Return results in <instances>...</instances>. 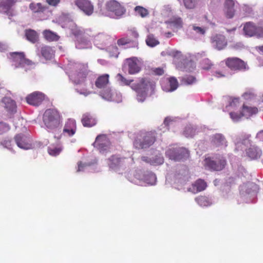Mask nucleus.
I'll return each instance as SVG.
<instances>
[{
	"label": "nucleus",
	"mask_w": 263,
	"mask_h": 263,
	"mask_svg": "<svg viewBox=\"0 0 263 263\" xmlns=\"http://www.w3.org/2000/svg\"><path fill=\"white\" fill-rule=\"evenodd\" d=\"M168 82L170 85L169 88H164L163 85L162 87L163 89L166 91H173L176 90L178 86V82L176 78L175 77H170L167 79Z\"/></svg>",
	"instance_id": "nucleus-29"
},
{
	"label": "nucleus",
	"mask_w": 263,
	"mask_h": 263,
	"mask_svg": "<svg viewBox=\"0 0 263 263\" xmlns=\"http://www.w3.org/2000/svg\"><path fill=\"white\" fill-rule=\"evenodd\" d=\"M238 5L235 0H225L223 11L226 18L230 19L234 16Z\"/></svg>",
	"instance_id": "nucleus-10"
},
{
	"label": "nucleus",
	"mask_w": 263,
	"mask_h": 263,
	"mask_svg": "<svg viewBox=\"0 0 263 263\" xmlns=\"http://www.w3.org/2000/svg\"><path fill=\"white\" fill-rule=\"evenodd\" d=\"M202 68L208 70L210 69L212 66L211 61L209 59H204L201 62Z\"/></svg>",
	"instance_id": "nucleus-45"
},
{
	"label": "nucleus",
	"mask_w": 263,
	"mask_h": 263,
	"mask_svg": "<svg viewBox=\"0 0 263 263\" xmlns=\"http://www.w3.org/2000/svg\"><path fill=\"white\" fill-rule=\"evenodd\" d=\"M154 72L156 75L161 76L164 73V70L162 68H157L154 70Z\"/></svg>",
	"instance_id": "nucleus-53"
},
{
	"label": "nucleus",
	"mask_w": 263,
	"mask_h": 263,
	"mask_svg": "<svg viewBox=\"0 0 263 263\" xmlns=\"http://www.w3.org/2000/svg\"><path fill=\"white\" fill-rule=\"evenodd\" d=\"M241 112L243 117H245L248 119L251 116L257 114L258 112V109L256 107L249 106L246 104H243L242 106Z\"/></svg>",
	"instance_id": "nucleus-25"
},
{
	"label": "nucleus",
	"mask_w": 263,
	"mask_h": 263,
	"mask_svg": "<svg viewBox=\"0 0 263 263\" xmlns=\"http://www.w3.org/2000/svg\"><path fill=\"white\" fill-rule=\"evenodd\" d=\"M118 80L122 83V84L125 85H129L132 82H133V80H127L121 74H118L117 75Z\"/></svg>",
	"instance_id": "nucleus-44"
},
{
	"label": "nucleus",
	"mask_w": 263,
	"mask_h": 263,
	"mask_svg": "<svg viewBox=\"0 0 263 263\" xmlns=\"http://www.w3.org/2000/svg\"><path fill=\"white\" fill-rule=\"evenodd\" d=\"M10 142L11 141L10 140H6L4 141L2 144L3 145H5V146H9L10 145Z\"/></svg>",
	"instance_id": "nucleus-59"
},
{
	"label": "nucleus",
	"mask_w": 263,
	"mask_h": 263,
	"mask_svg": "<svg viewBox=\"0 0 263 263\" xmlns=\"http://www.w3.org/2000/svg\"><path fill=\"white\" fill-rule=\"evenodd\" d=\"M170 24L176 28H181L182 26L183 22L180 17H177L171 20Z\"/></svg>",
	"instance_id": "nucleus-43"
},
{
	"label": "nucleus",
	"mask_w": 263,
	"mask_h": 263,
	"mask_svg": "<svg viewBox=\"0 0 263 263\" xmlns=\"http://www.w3.org/2000/svg\"><path fill=\"white\" fill-rule=\"evenodd\" d=\"M43 34L45 38L49 41H58L59 39L58 35L50 30L44 31Z\"/></svg>",
	"instance_id": "nucleus-35"
},
{
	"label": "nucleus",
	"mask_w": 263,
	"mask_h": 263,
	"mask_svg": "<svg viewBox=\"0 0 263 263\" xmlns=\"http://www.w3.org/2000/svg\"><path fill=\"white\" fill-rule=\"evenodd\" d=\"M127 36L132 39L133 42L138 37L139 34L136 31L134 30H130L127 34Z\"/></svg>",
	"instance_id": "nucleus-48"
},
{
	"label": "nucleus",
	"mask_w": 263,
	"mask_h": 263,
	"mask_svg": "<svg viewBox=\"0 0 263 263\" xmlns=\"http://www.w3.org/2000/svg\"><path fill=\"white\" fill-rule=\"evenodd\" d=\"M132 42V39L127 36L119 39L117 41V44L119 46H123Z\"/></svg>",
	"instance_id": "nucleus-42"
},
{
	"label": "nucleus",
	"mask_w": 263,
	"mask_h": 263,
	"mask_svg": "<svg viewBox=\"0 0 263 263\" xmlns=\"http://www.w3.org/2000/svg\"><path fill=\"white\" fill-rule=\"evenodd\" d=\"M74 4L86 15H91L94 12V6L89 0H76Z\"/></svg>",
	"instance_id": "nucleus-11"
},
{
	"label": "nucleus",
	"mask_w": 263,
	"mask_h": 263,
	"mask_svg": "<svg viewBox=\"0 0 263 263\" xmlns=\"http://www.w3.org/2000/svg\"><path fill=\"white\" fill-rule=\"evenodd\" d=\"M239 99L238 98H234L230 103L229 106L232 107H236L239 105Z\"/></svg>",
	"instance_id": "nucleus-51"
},
{
	"label": "nucleus",
	"mask_w": 263,
	"mask_h": 263,
	"mask_svg": "<svg viewBox=\"0 0 263 263\" xmlns=\"http://www.w3.org/2000/svg\"><path fill=\"white\" fill-rule=\"evenodd\" d=\"M185 8L187 9H194L197 5V0H182Z\"/></svg>",
	"instance_id": "nucleus-36"
},
{
	"label": "nucleus",
	"mask_w": 263,
	"mask_h": 263,
	"mask_svg": "<svg viewBox=\"0 0 263 263\" xmlns=\"http://www.w3.org/2000/svg\"><path fill=\"white\" fill-rule=\"evenodd\" d=\"M258 48L261 51L263 52V46H259Z\"/></svg>",
	"instance_id": "nucleus-62"
},
{
	"label": "nucleus",
	"mask_w": 263,
	"mask_h": 263,
	"mask_svg": "<svg viewBox=\"0 0 263 263\" xmlns=\"http://www.w3.org/2000/svg\"><path fill=\"white\" fill-rule=\"evenodd\" d=\"M151 164L154 165H158L162 164L164 162L163 157L161 154L157 155L153 157L151 159Z\"/></svg>",
	"instance_id": "nucleus-37"
},
{
	"label": "nucleus",
	"mask_w": 263,
	"mask_h": 263,
	"mask_svg": "<svg viewBox=\"0 0 263 263\" xmlns=\"http://www.w3.org/2000/svg\"><path fill=\"white\" fill-rule=\"evenodd\" d=\"M81 122L84 127H91L97 124L96 118L88 112H86L82 115Z\"/></svg>",
	"instance_id": "nucleus-20"
},
{
	"label": "nucleus",
	"mask_w": 263,
	"mask_h": 263,
	"mask_svg": "<svg viewBox=\"0 0 263 263\" xmlns=\"http://www.w3.org/2000/svg\"><path fill=\"white\" fill-rule=\"evenodd\" d=\"M78 168L77 171L80 172L83 170V168L85 166L84 164H83L81 161H79L78 163Z\"/></svg>",
	"instance_id": "nucleus-57"
},
{
	"label": "nucleus",
	"mask_w": 263,
	"mask_h": 263,
	"mask_svg": "<svg viewBox=\"0 0 263 263\" xmlns=\"http://www.w3.org/2000/svg\"><path fill=\"white\" fill-rule=\"evenodd\" d=\"M134 12L136 15L142 18L147 17L149 14L148 10L142 6H137L134 8Z\"/></svg>",
	"instance_id": "nucleus-33"
},
{
	"label": "nucleus",
	"mask_w": 263,
	"mask_h": 263,
	"mask_svg": "<svg viewBox=\"0 0 263 263\" xmlns=\"http://www.w3.org/2000/svg\"><path fill=\"white\" fill-rule=\"evenodd\" d=\"M256 36L258 38H263V27L258 26Z\"/></svg>",
	"instance_id": "nucleus-52"
},
{
	"label": "nucleus",
	"mask_w": 263,
	"mask_h": 263,
	"mask_svg": "<svg viewBox=\"0 0 263 263\" xmlns=\"http://www.w3.org/2000/svg\"><path fill=\"white\" fill-rule=\"evenodd\" d=\"M166 156L170 159L175 161H179L189 156V151L183 147H172L165 152Z\"/></svg>",
	"instance_id": "nucleus-6"
},
{
	"label": "nucleus",
	"mask_w": 263,
	"mask_h": 263,
	"mask_svg": "<svg viewBox=\"0 0 263 263\" xmlns=\"http://www.w3.org/2000/svg\"><path fill=\"white\" fill-rule=\"evenodd\" d=\"M104 38H105V36L103 34H99L98 35H97V36H95V40L96 42H97V43L98 41H99L100 40H101L102 42L103 43L105 40Z\"/></svg>",
	"instance_id": "nucleus-55"
},
{
	"label": "nucleus",
	"mask_w": 263,
	"mask_h": 263,
	"mask_svg": "<svg viewBox=\"0 0 263 263\" xmlns=\"http://www.w3.org/2000/svg\"><path fill=\"white\" fill-rule=\"evenodd\" d=\"M10 59L15 68L25 67L34 65L33 62L26 58L24 52H10Z\"/></svg>",
	"instance_id": "nucleus-4"
},
{
	"label": "nucleus",
	"mask_w": 263,
	"mask_h": 263,
	"mask_svg": "<svg viewBox=\"0 0 263 263\" xmlns=\"http://www.w3.org/2000/svg\"><path fill=\"white\" fill-rule=\"evenodd\" d=\"M77 130V124L76 120L73 119H68L64 125L63 133L67 136L72 137Z\"/></svg>",
	"instance_id": "nucleus-17"
},
{
	"label": "nucleus",
	"mask_w": 263,
	"mask_h": 263,
	"mask_svg": "<svg viewBox=\"0 0 263 263\" xmlns=\"http://www.w3.org/2000/svg\"><path fill=\"white\" fill-rule=\"evenodd\" d=\"M226 65L233 71H245L248 69L247 64L241 59L232 57L224 60Z\"/></svg>",
	"instance_id": "nucleus-8"
},
{
	"label": "nucleus",
	"mask_w": 263,
	"mask_h": 263,
	"mask_svg": "<svg viewBox=\"0 0 263 263\" xmlns=\"http://www.w3.org/2000/svg\"><path fill=\"white\" fill-rule=\"evenodd\" d=\"M45 126L49 129H54L59 127L62 122V117L60 112L54 109H47L43 117Z\"/></svg>",
	"instance_id": "nucleus-3"
},
{
	"label": "nucleus",
	"mask_w": 263,
	"mask_h": 263,
	"mask_svg": "<svg viewBox=\"0 0 263 263\" xmlns=\"http://www.w3.org/2000/svg\"><path fill=\"white\" fill-rule=\"evenodd\" d=\"M131 88L137 93V100L139 102H143L147 95L148 92H153L155 88V83L146 78H140L137 83L133 84Z\"/></svg>",
	"instance_id": "nucleus-1"
},
{
	"label": "nucleus",
	"mask_w": 263,
	"mask_h": 263,
	"mask_svg": "<svg viewBox=\"0 0 263 263\" xmlns=\"http://www.w3.org/2000/svg\"><path fill=\"white\" fill-rule=\"evenodd\" d=\"M242 97L246 100H251L254 99L255 95L252 92H246L243 94Z\"/></svg>",
	"instance_id": "nucleus-49"
},
{
	"label": "nucleus",
	"mask_w": 263,
	"mask_h": 263,
	"mask_svg": "<svg viewBox=\"0 0 263 263\" xmlns=\"http://www.w3.org/2000/svg\"><path fill=\"white\" fill-rule=\"evenodd\" d=\"M230 116L231 119L234 121H238L240 119H241L243 117L241 111L239 113L235 112H231L230 113Z\"/></svg>",
	"instance_id": "nucleus-46"
},
{
	"label": "nucleus",
	"mask_w": 263,
	"mask_h": 263,
	"mask_svg": "<svg viewBox=\"0 0 263 263\" xmlns=\"http://www.w3.org/2000/svg\"><path fill=\"white\" fill-rule=\"evenodd\" d=\"M45 17H44V18H41V20H45Z\"/></svg>",
	"instance_id": "nucleus-64"
},
{
	"label": "nucleus",
	"mask_w": 263,
	"mask_h": 263,
	"mask_svg": "<svg viewBox=\"0 0 263 263\" xmlns=\"http://www.w3.org/2000/svg\"><path fill=\"white\" fill-rule=\"evenodd\" d=\"M25 36L28 41L33 43H35L38 39L37 33L31 29L26 31Z\"/></svg>",
	"instance_id": "nucleus-34"
},
{
	"label": "nucleus",
	"mask_w": 263,
	"mask_h": 263,
	"mask_svg": "<svg viewBox=\"0 0 263 263\" xmlns=\"http://www.w3.org/2000/svg\"><path fill=\"white\" fill-rule=\"evenodd\" d=\"M196 81V78L191 76H186L181 80V82L184 84L191 85Z\"/></svg>",
	"instance_id": "nucleus-41"
},
{
	"label": "nucleus",
	"mask_w": 263,
	"mask_h": 263,
	"mask_svg": "<svg viewBox=\"0 0 263 263\" xmlns=\"http://www.w3.org/2000/svg\"><path fill=\"white\" fill-rule=\"evenodd\" d=\"M250 136L248 135H242L236 138V145L239 147L241 145H249L250 144L249 140Z\"/></svg>",
	"instance_id": "nucleus-28"
},
{
	"label": "nucleus",
	"mask_w": 263,
	"mask_h": 263,
	"mask_svg": "<svg viewBox=\"0 0 263 263\" xmlns=\"http://www.w3.org/2000/svg\"><path fill=\"white\" fill-rule=\"evenodd\" d=\"M9 129L10 126L8 124L3 122H0V135L9 131Z\"/></svg>",
	"instance_id": "nucleus-47"
},
{
	"label": "nucleus",
	"mask_w": 263,
	"mask_h": 263,
	"mask_svg": "<svg viewBox=\"0 0 263 263\" xmlns=\"http://www.w3.org/2000/svg\"><path fill=\"white\" fill-rule=\"evenodd\" d=\"M207 186L206 183L202 179L197 180L193 184V188L197 192L204 190Z\"/></svg>",
	"instance_id": "nucleus-32"
},
{
	"label": "nucleus",
	"mask_w": 263,
	"mask_h": 263,
	"mask_svg": "<svg viewBox=\"0 0 263 263\" xmlns=\"http://www.w3.org/2000/svg\"><path fill=\"white\" fill-rule=\"evenodd\" d=\"M125 64L127 66L128 73L130 74L137 73L140 71L141 68L138 65L136 58L127 59Z\"/></svg>",
	"instance_id": "nucleus-19"
},
{
	"label": "nucleus",
	"mask_w": 263,
	"mask_h": 263,
	"mask_svg": "<svg viewBox=\"0 0 263 263\" xmlns=\"http://www.w3.org/2000/svg\"><path fill=\"white\" fill-rule=\"evenodd\" d=\"M93 145L101 152H104L108 149L109 142L105 135H100L96 137Z\"/></svg>",
	"instance_id": "nucleus-15"
},
{
	"label": "nucleus",
	"mask_w": 263,
	"mask_h": 263,
	"mask_svg": "<svg viewBox=\"0 0 263 263\" xmlns=\"http://www.w3.org/2000/svg\"><path fill=\"white\" fill-rule=\"evenodd\" d=\"M235 29H236L235 28H233V29H232V30H233V31H235Z\"/></svg>",
	"instance_id": "nucleus-63"
},
{
	"label": "nucleus",
	"mask_w": 263,
	"mask_h": 263,
	"mask_svg": "<svg viewBox=\"0 0 263 263\" xmlns=\"http://www.w3.org/2000/svg\"><path fill=\"white\" fill-rule=\"evenodd\" d=\"M258 26L254 23L249 22L244 24L243 30L245 35L251 37L256 36Z\"/></svg>",
	"instance_id": "nucleus-23"
},
{
	"label": "nucleus",
	"mask_w": 263,
	"mask_h": 263,
	"mask_svg": "<svg viewBox=\"0 0 263 263\" xmlns=\"http://www.w3.org/2000/svg\"><path fill=\"white\" fill-rule=\"evenodd\" d=\"M146 43L148 46L151 47H154L159 44V42L152 35L147 36Z\"/></svg>",
	"instance_id": "nucleus-40"
},
{
	"label": "nucleus",
	"mask_w": 263,
	"mask_h": 263,
	"mask_svg": "<svg viewBox=\"0 0 263 263\" xmlns=\"http://www.w3.org/2000/svg\"><path fill=\"white\" fill-rule=\"evenodd\" d=\"M125 158H121L118 156H112L109 159V167L114 168L116 167L120 166L124 164L125 162Z\"/></svg>",
	"instance_id": "nucleus-26"
},
{
	"label": "nucleus",
	"mask_w": 263,
	"mask_h": 263,
	"mask_svg": "<svg viewBox=\"0 0 263 263\" xmlns=\"http://www.w3.org/2000/svg\"><path fill=\"white\" fill-rule=\"evenodd\" d=\"M215 75L218 78H220V77H224V75L222 74L221 72H216L215 73Z\"/></svg>",
	"instance_id": "nucleus-60"
},
{
	"label": "nucleus",
	"mask_w": 263,
	"mask_h": 263,
	"mask_svg": "<svg viewBox=\"0 0 263 263\" xmlns=\"http://www.w3.org/2000/svg\"><path fill=\"white\" fill-rule=\"evenodd\" d=\"M80 93L84 95L85 96H87L88 95L90 94L89 91H85L84 92H80Z\"/></svg>",
	"instance_id": "nucleus-61"
},
{
	"label": "nucleus",
	"mask_w": 263,
	"mask_h": 263,
	"mask_svg": "<svg viewBox=\"0 0 263 263\" xmlns=\"http://www.w3.org/2000/svg\"><path fill=\"white\" fill-rule=\"evenodd\" d=\"M212 144L216 147H226L227 146V141L225 137L221 134H216L211 138Z\"/></svg>",
	"instance_id": "nucleus-18"
},
{
	"label": "nucleus",
	"mask_w": 263,
	"mask_h": 263,
	"mask_svg": "<svg viewBox=\"0 0 263 263\" xmlns=\"http://www.w3.org/2000/svg\"><path fill=\"white\" fill-rule=\"evenodd\" d=\"M4 107L10 114H14L16 111V105L14 100L9 97H4L2 101Z\"/></svg>",
	"instance_id": "nucleus-21"
},
{
	"label": "nucleus",
	"mask_w": 263,
	"mask_h": 263,
	"mask_svg": "<svg viewBox=\"0 0 263 263\" xmlns=\"http://www.w3.org/2000/svg\"><path fill=\"white\" fill-rule=\"evenodd\" d=\"M88 73L87 64L77 63L71 66L68 72V76L73 83L81 84L85 82Z\"/></svg>",
	"instance_id": "nucleus-2"
},
{
	"label": "nucleus",
	"mask_w": 263,
	"mask_h": 263,
	"mask_svg": "<svg viewBox=\"0 0 263 263\" xmlns=\"http://www.w3.org/2000/svg\"><path fill=\"white\" fill-rule=\"evenodd\" d=\"M246 156L251 160H255L259 158L262 154L260 148L255 146H251L246 149Z\"/></svg>",
	"instance_id": "nucleus-22"
},
{
	"label": "nucleus",
	"mask_w": 263,
	"mask_h": 263,
	"mask_svg": "<svg viewBox=\"0 0 263 263\" xmlns=\"http://www.w3.org/2000/svg\"><path fill=\"white\" fill-rule=\"evenodd\" d=\"M156 134L155 132L145 133L141 136L142 139L137 138L134 142V146L136 148H146L153 145L156 141Z\"/></svg>",
	"instance_id": "nucleus-5"
},
{
	"label": "nucleus",
	"mask_w": 263,
	"mask_h": 263,
	"mask_svg": "<svg viewBox=\"0 0 263 263\" xmlns=\"http://www.w3.org/2000/svg\"><path fill=\"white\" fill-rule=\"evenodd\" d=\"M46 2L51 6H56L61 0H46Z\"/></svg>",
	"instance_id": "nucleus-54"
},
{
	"label": "nucleus",
	"mask_w": 263,
	"mask_h": 263,
	"mask_svg": "<svg viewBox=\"0 0 263 263\" xmlns=\"http://www.w3.org/2000/svg\"><path fill=\"white\" fill-rule=\"evenodd\" d=\"M204 166L205 168L211 171H220L222 170L227 164L226 160L221 157L214 160L212 158H205Z\"/></svg>",
	"instance_id": "nucleus-7"
},
{
	"label": "nucleus",
	"mask_w": 263,
	"mask_h": 263,
	"mask_svg": "<svg viewBox=\"0 0 263 263\" xmlns=\"http://www.w3.org/2000/svg\"><path fill=\"white\" fill-rule=\"evenodd\" d=\"M41 53L46 60H50L53 56V51L51 47L44 46L41 48Z\"/></svg>",
	"instance_id": "nucleus-30"
},
{
	"label": "nucleus",
	"mask_w": 263,
	"mask_h": 263,
	"mask_svg": "<svg viewBox=\"0 0 263 263\" xmlns=\"http://www.w3.org/2000/svg\"><path fill=\"white\" fill-rule=\"evenodd\" d=\"M151 159H152V158H148L146 156H142L141 157V160L142 161H143L146 163H148L149 164H151V161H152Z\"/></svg>",
	"instance_id": "nucleus-58"
},
{
	"label": "nucleus",
	"mask_w": 263,
	"mask_h": 263,
	"mask_svg": "<svg viewBox=\"0 0 263 263\" xmlns=\"http://www.w3.org/2000/svg\"><path fill=\"white\" fill-rule=\"evenodd\" d=\"M196 201L200 206H206L210 204V202L208 198L205 196H200L197 197Z\"/></svg>",
	"instance_id": "nucleus-38"
},
{
	"label": "nucleus",
	"mask_w": 263,
	"mask_h": 263,
	"mask_svg": "<svg viewBox=\"0 0 263 263\" xmlns=\"http://www.w3.org/2000/svg\"><path fill=\"white\" fill-rule=\"evenodd\" d=\"M211 42L213 46L218 50L224 49L228 44L226 37L220 34H216L211 38Z\"/></svg>",
	"instance_id": "nucleus-13"
},
{
	"label": "nucleus",
	"mask_w": 263,
	"mask_h": 263,
	"mask_svg": "<svg viewBox=\"0 0 263 263\" xmlns=\"http://www.w3.org/2000/svg\"><path fill=\"white\" fill-rule=\"evenodd\" d=\"M15 0H1L0 12L4 13L9 18L14 15L13 10L11 9L16 3Z\"/></svg>",
	"instance_id": "nucleus-14"
},
{
	"label": "nucleus",
	"mask_w": 263,
	"mask_h": 263,
	"mask_svg": "<svg viewBox=\"0 0 263 263\" xmlns=\"http://www.w3.org/2000/svg\"><path fill=\"white\" fill-rule=\"evenodd\" d=\"M15 141L17 145L21 148L28 149L31 148L30 139L22 134H18L14 137Z\"/></svg>",
	"instance_id": "nucleus-16"
},
{
	"label": "nucleus",
	"mask_w": 263,
	"mask_h": 263,
	"mask_svg": "<svg viewBox=\"0 0 263 263\" xmlns=\"http://www.w3.org/2000/svg\"><path fill=\"white\" fill-rule=\"evenodd\" d=\"M29 9L34 14H44L48 11V7L43 5L41 3H31L29 6Z\"/></svg>",
	"instance_id": "nucleus-24"
},
{
	"label": "nucleus",
	"mask_w": 263,
	"mask_h": 263,
	"mask_svg": "<svg viewBox=\"0 0 263 263\" xmlns=\"http://www.w3.org/2000/svg\"><path fill=\"white\" fill-rule=\"evenodd\" d=\"M173 122V121L169 118H166L163 122L164 124L166 126H168L170 124Z\"/></svg>",
	"instance_id": "nucleus-56"
},
{
	"label": "nucleus",
	"mask_w": 263,
	"mask_h": 263,
	"mask_svg": "<svg viewBox=\"0 0 263 263\" xmlns=\"http://www.w3.org/2000/svg\"><path fill=\"white\" fill-rule=\"evenodd\" d=\"M100 95L102 98L107 101H115L114 93L110 88L104 89L100 92Z\"/></svg>",
	"instance_id": "nucleus-31"
},
{
	"label": "nucleus",
	"mask_w": 263,
	"mask_h": 263,
	"mask_svg": "<svg viewBox=\"0 0 263 263\" xmlns=\"http://www.w3.org/2000/svg\"><path fill=\"white\" fill-rule=\"evenodd\" d=\"M109 76L108 74H104L100 76L96 80L95 85L98 88L105 87L109 83Z\"/></svg>",
	"instance_id": "nucleus-27"
},
{
	"label": "nucleus",
	"mask_w": 263,
	"mask_h": 263,
	"mask_svg": "<svg viewBox=\"0 0 263 263\" xmlns=\"http://www.w3.org/2000/svg\"><path fill=\"white\" fill-rule=\"evenodd\" d=\"M45 95L40 91H34L28 95L26 98V102L30 105L38 106L45 100Z\"/></svg>",
	"instance_id": "nucleus-12"
},
{
	"label": "nucleus",
	"mask_w": 263,
	"mask_h": 263,
	"mask_svg": "<svg viewBox=\"0 0 263 263\" xmlns=\"http://www.w3.org/2000/svg\"><path fill=\"white\" fill-rule=\"evenodd\" d=\"M105 8L108 12L112 13L117 17H121L126 11L125 8L115 0L107 2L105 4Z\"/></svg>",
	"instance_id": "nucleus-9"
},
{
	"label": "nucleus",
	"mask_w": 263,
	"mask_h": 263,
	"mask_svg": "<svg viewBox=\"0 0 263 263\" xmlns=\"http://www.w3.org/2000/svg\"><path fill=\"white\" fill-rule=\"evenodd\" d=\"M62 151V148L61 147L51 146L48 148V152L52 156H57L60 154Z\"/></svg>",
	"instance_id": "nucleus-39"
},
{
	"label": "nucleus",
	"mask_w": 263,
	"mask_h": 263,
	"mask_svg": "<svg viewBox=\"0 0 263 263\" xmlns=\"http://www.w3.org/2000/svg\"><path fill=\"white\" fill-rule=\"evenodd\" d=\"M193 29L196 31L197 33L203 35L205 32V30L200 27H197L195 25H193Z\"/></svg>",
	"instance_id": "nucleus-50"
}]
</instances>
